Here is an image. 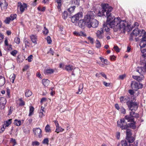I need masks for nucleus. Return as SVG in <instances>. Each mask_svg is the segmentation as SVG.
<instances>
[{
  "label": "nucleus",
  "instance_id": "nucleus-21",
  "mask_svg": "<svg viewBox=\"0 0 146 146\" xmlns=\"http://www.w3.org/2000/svg\"><path fill=\"white\" fill-rule=\"evenodd\" d=\"M5 83V79L2 76L0 75V87L3 86Z\"/></svg>",
  "mask_w": 146,
  "mask_h": 146
},
{
  "label": "nucleus",
  "instance_id": "nucleus-51",
  "mask_svg": "<svg viewBox=\"0 0 146 146\" xmlns=\"http://www.w3.org/2000/svg\"><path fill=\"white\" fill-rule=\"evenodd\" d=\"M121 143L122 146H127V143L125 140L121 141Z\"/></svg>",
  "mask_w": 146,
  "mask_h": 146
},
{
  "label": "nucleus",
  "instance_id": "nucleus-54",
  "mask_svg": "<svg viewBox=\"0 0 146 146\" xmlns=\"http://www.w3.org/2000/svg\"><path fill=\"white\" fill-rule=\"evenodd\" d=\"M17 50H14L12 51L11 52V54L13 56H15L16 55V54H17Z\"/></svg>",
  "mask_w": 146,
  "mask_h": 146
},
{
  "label": "nucleus",
  "instance_id": "nucleus-8",
  "mask_svg": "<svg viewBox=\"0 0 146 146\" xmlns=\"http://www.w3.org/2000/svg\"><path fill=\"white\" fill-rule=\"evenodd\" d=\"M132 88L135 90L142 88L143 85L141 83H138L136 82H132L131 84Z\"/></svg>",
  "mask_w": 146,
  "mask_h": 146
},
{
  "label": "nucleus",
  "instance_id": "nucleus-44",
  "mask_svg": "<svg viewBox=\"0 0 146 146\" xmlns=\"http://www.w3.org/2000/svg\"><path fill=\"white\" fill-rule=\"evenodd\" d=\"M119 111H120L122 113L125 114L126 113L125 110L123 107H121L120 108Z\"/></svg>",
  "mask_w": 146,
  "mask_h": 146
},
{
  "label": "nucleus",
  "instance_id": "nucleus-15",
  "mask_svg": "<svg viewBox=\"0 0 146 146\" xmlns=\"http://www.w3.org/2000/svg\"><path fill=\"white\" fill-rule=\"evenodd\" d=\"M79 26L82 29H84L85 27V25H86V21L84 19H82L80 20L78 23Z\"/></svg>",
  "mask_w": 146,
  "mask_h": 146
},
{
  "label": "nucleus",
  "instance_id": "nucleus-19",
  "mask_svg": "<svg viewBox=\"0 0 146 146\" xmlns=\"http://www.w3.org/2000/svg\"><path fill=\"white\" fill-rule=\"evenodd\" d=\"M145 38H143L139 44L141 48L145 46L146 45V39Z\"/></svg>",
  "mask_w": 146,
  "mask_h": 146
},
{
  "label": "nucleus",
  "instance_id": "nucleus-25",
  "mask_svg": "<svg viewBox=\"0 0 146 146\" xmlns=\"http://www.w3.org/2000/svg\"><path fill=\"white\" fill-rule=\"evenodd\" d=\"M42 81L43 85L45 86H47L50 82L47 79H43L42 80Z\"/></svg>",
  "mask_w": 146,
  "mask_h": 146
},
{
  "label": "nucleus",
  "instance_id": "nucleus-38",
  "mask_svg": "<svg viewBox=\"0 0 146 146\" xmlns=\"http://www.w3.org/2000/svg\"><path fill=\"white\" fill-rule=\"evenodd\" d=\"M102 28L103 29V32L104 30L106 32H108L110 30L109 28L105 24L103 25V26Z\"/></svg>",
  "mask_w": 146,
  "mask_h": 146
},
{
  "label": "nucleus",
  "instance_id": "nucleus-20",
  "mask_svg": "<svg viewBox=\"0 0 146 146\" xmlns=\"http://www.w3.org/2000/svg\"><path fill=\"white\" fill-rule=\"evenodd\" d=\"M44 108L42 106H41L40 110L39 112V115L40 117H42L44 115V114L45 113V111H44Z\"/></svg>",
  "mask_w": 146,
  "mask_h": 146
},
{
  "label": "nucleus",
  "instance_id": "nucleus-50",
  "mask_svg": "<svg viewBox=\"0 0 146 146\" xmlns=\"http://www.w3.org/2000/svg\"><path fill=\"white\" fill-rule=\"evenodd\" d=\"M80 0H73L72 1V3H74L75 5H78L80 3Z\"/></svg>",
  "mask_w": 146,
  "mask_h": 146
},
{
  "label": "nucleus",
  "instance_id": "nucleus-41",
  "mask_svg": "<svg viewBox=\"0 0 146 146\" xmlns=\"http://www.w3.org/2000/svg\"><path fill=\"white\" fill-rule=\"evenodd\" d=\"M127 131H126V137H129L131 136V131L129 130L128 129V128L127 129H126Z\"/></svg>",
  "mask_w": 146,
  "mask_h": 146
},
{
  "label": "nucleus",
  "instance_id": "nucleus-22",
  "mask_svg": "<svg viewBox=\"0 0 146 146\" xmlns=\"http://www.w3.org/2000/svg\"><path fill=\"white\" fill-rule=\"evenodd\" d=\"M23 120L21 121L20 120L15 119L14 121V123L15 125H16L17 126H19L21 125V123H23Z\"/></svg>",
  "mask_w": 146,
  "mask_h": 146
},
{
  "label": "nucleus",
  "instance_id": "nucleus-62",
  "mask_svg": "<svg viewBox=\"0 0 146 146\" xmlns=\"http://www.w3.org/2000/svg\"><path fill=\"white\" fill-rule=\"evenodd\" d=\"M5 45L6 46H8L9 44H8V42L7 38H5L4 41Z\"/></svg>",
  "mask_w": 146,
  "mask_h": 146
},
{
  "label": "nucleus",
  "instance_id": "nucleus-63",
  "mask_svg": "<svg viewBox=\"0 0 146 146\" xmlns=\"http://www.w3.org/2000/svg\"><path fill=\"white\" fill-rule=\"evenodd\" d=\"M53 88H51L50 89L51 90V92H50V94L52 96H53L55 94V92L53 91Z\"/></svg>",
  "mask_w": 146,
  "mask_h": 146
},
{
  "label": "nucleus",
  "instance_id": "nucleus-42",
  "mask_svg": "<svg viewBox=\"0 0 146 146\" xmlns=\"http://www.w3.org/2000/svg\"><path fill=\"white\" fill-rule=\"evenodd\" d=\"M45 130L46 132H49L51 131L50 127L48 125H47L45 127Z\"/></svg>",
  "mask_w": 146,
  "mask_h": 146
},
{
  "label": "nucleus",
  "instance_id": "nucleus-36",
  "mask_svg": "<svg viewBox=\"0 0 146 146\" xmlns=\"http://www.w3.org/2000/svg\"><path fill=\"white\" fill-rule=\"evenodd\" d=\"M68 15V12L66 11H64L62 13V17L64 19H66L67 18Z\"/></svg>",
  "mask_w": 146,
  "mask_h": 146
},
{
  "label": "nucleus",
  "instance_id": "nucleus-35",
  "mask_svg": "<svg viewBox=\"0 0 146 146\" xmlns=\"http://www.w3.org/2000/svg\"><path fill=\"white\" fill-rule=\"evenodd\" d=\"M75 8V6L71 7L68 9V11L69 13H72L74 11Z\"/></svg>",
  "mask_w": 146,
  "mask_h": 146
},
{
  "label": "nucleus",
  "instance_id": "nucleus-7",
  "mask_svg": "<svg viewBox=\"0 0 146 146\" xmlns=\"http://www.w3.org/2000/svg\"><path fill=\"white\" fill-rule=\"evenodd\" d=\"M127 104L130 110H137L138 106L136 103L128 101L127 102Z\"/></svg>",
  "mask_w": 146,
  "mask_h": 146
},
{
  "label": "nucleus",
  "instance_id": "nucleus-64",
  "mask_svg": "<svg viewBox=\"0 0 146 146\" xmlns=\"http://www.w3.org/2000/svg\"><path fill=\"white\" fill-rule=\"evenodd\" d=\"M6 127H5V126L3 125L2 127L1 128L0 131L1 132H3L5 130Z\"/></svg>",
  "mask_w": 146,
  "mask_h": 146
},
{
  "label": "nucleus",
  "instance_id": "nucleus-40",
  "mask_svg": "<svg viewBox=\"0 0 146 146\" xmlns=\"http://www.w3.org/2000/svg\"><path fill=\"white\" fill-rule=\"evenodd\" d=\"M24 60V57L23 56H18L17 58V61L19 62H22Z\"/></svg>",
  "mask_w": 146,
  "mask_h": 146
},
{
  "label": "nucleus",
  "instance_id": "nucleus-53",
  "mask_svg": "<svg viewBox=\"0 0 146 146\" xmlns=\"http://www.w3.org/2000/svg\"><path fill=\"white\" fill-rule=\"evenodd\" d=\"M33 55H31L28 57L27 60L29 62H31L33 60Z\"/></svg>",
  "mask_w": 146,
  "mask_h": 146
},
{
  "label": "nucleus",
  "instance_id": "nucleus-52",
  "mask_svg": "<svg viewBox=\"0 0 146 146\" xmlns=\"http://www.w3.org/2000/svg\"><path fill=\"white\" fill-rule=\"evenodd\" d=\"M32 145L33 146H38L39 145V143L37 141H33L32 143Z\"/></svg>",
  "mask_w": 146,
  "mask_h": 146
},
{
  "label": "nucleus",
  "instance_id": "nucleus-60",
  "mask_svg": "<svg viewBox=\"0 0 146 146\" xmlns=\"http://www.w3.org/2000/svg\"><path fill=\"white\" fill-rule=\"evenodd\" d=\"M120 102H121L123 103V102H125V98L124 97L122 96L120 98Z\"/></svg>",
  "mask_w": 146,
  "mask_h": 146
},
{
  "label": "nucleus",
  "instance_id": "nucleus-43",
  "mask_svg": "<svg viewBox=\"0 0 146 146\" xmlns=\"http://www.w3.org/2000/svg\"><path fill=\"white\" fill-rule=\"evenodd\" d=\"M46 40L47 41V43L48 44H50L52 42V40L50 37L49 36H48L46 38Z\"/></svg>",
  "mask_w": 146,
  "mask_h": 146
},
{
  "label": "nucleus",
  "instance_id": "nucleus-32",
  "mask_svg": "<svg viewBox=\"0 0 146 146\" xmlns=\"http://www.w3.org/2000/svg\"><path fill=\"white\" fill-rule=\"evenodd\" d=\"M58 3V8L59 11L61 10L60 7L61 6V0H56Z\"/></svg>",
  "mask_w": 146,
  "mask_h": 146
},
{
  "label": "nucleus",
  "instance_id": "nucleus-30",
  "mask_svg": "<svg viewBox=\"0 0 146 146\" xmlns=\"http://www.w3.org/2000/svg\"><path fill=\"white\" fill-rule=\"evenodd\" d=\"M133 117L131 116H129L126 115L125 117V119L127 120L128 121H132L133 120Z\"/></svg>",
  "mask_w": 146,
  "mask_h": 146
},
{
  "label": "nucleus",
  "instance_id": "nucleus-11",
  "mask_svg": "<svg viewBox=\"0 0 146 146\" xmlns=\"http://www.w3.org/2000/svg\"><path fill=\"white\" fill-rule=\"evenodd\" d=\"M17 17L16 14H12L10 17H7L4 21L6 24H9L11 21H12Z\"/></svg>",
  "mask_w": 146,
  "mask_h": 146
},
{
  "label": "nucleus",
  "instance_id": "nucleus-9",
  "mask_svg": "<svg viewBox=\"0 0 146 146\" xmlns=\"http://www.w3.org/2000/svg\"><path fill=\"white\" fill-rule=\"evenodd\" d=\"M54 123L56 126V129L55 130V132L58 133L60 132H62L64 131V129L60 126L57 121L56 120L54 121Z\"/></svg>",
  "mask_w": 146,
  "mask_h": 146
},
{
  "label": "nucleus",
  "instance_id": "nucleus-48",
  "mask_svg": "<svg viewBox=\"0 0 146 146\" xmlns=\"http://www.w3.org/2000/svg\"><path fill=\"white\" fill-rule=\"evenodd\" d=\"M14 41L16 44H19L20 42V39L18 37H16L15 38Z\"/></svg>",
  "mask_w": 146,
  "mask_h": 146
},
{
  "label": "nucleus",
  "instance_id": "nucleus-56",
  "mask_svg": "<svg viewBox=\"0 0 146 146\" xmlns=\"http://www.w3.org/2000/svg\"><path fill=\"white\" fill-rule=\"evenodd\" d=\"M113 49L117 52H119V49L118 47L117 46H115L113 47Z\"/></svg>",
  "mask_w": 146,
  "mask_h": 146
},
{
  "label": "nucleus",
  "instance_id": "nucleus-33",
  "mask_svg": "<svg viewBox=\"0 0 146 146\" xmlns=\"http://www.w3.org/2000/svg\"><path fill=\"white\" fill-rule=\"evenodd\" d=\"M96 47L97 48H99L101 46V44L100 41L97 39L95 42Z\"/></svg>",
  "mask_w": 146,
  "mask_h": 146
},
{
  "label": "nucleus",
  "instance_id": "nucleus-27",
  "mask_svg": "<svg viewBox=\"0 0 146 146\" xmlns=\"http://www.w3.org/2000/svg\"><path fill=\"white\" fill-rule=\"evenodd\" d=\"M135 122H133V123H131L128 124V128L130 127L133 129H135L136 127L135 125Z\"/></svg>",
  "mask_w": 146,
  "mask_h": 146
},
{
  "label": "nucleus",
  "instance_id": "nucleus-5",
  "mask_svg": "<svg viewBox=\"0 0 146 146\" xmlns=\"http://www.w3.org/2000/svg\"><path fill=\"white\" fill-rule=\"evenodd\" d=\"M117 126L120 127L122 129H127L128 128V125L125 122L124 119H122L119 121H117Z\"/></svg>",
  "mask_w": 146,
  "mask_h": 146
},
{
  "label": "nucleus",
  "instance_id": "nucleus-24",
  "mask_svg": "<svg viewBox=\"0 0 146 146\" xmlns=\"http://www.w3.org/2000/svg\"><path fill=\"white\" fill-rule=\"evenodd\" d=\"M12 119H9L7 121H4L3 125L6 127H8L11 123Z\"/></svg>",
  "mask_w": 146,
  "mask_h": 146
},
{
  "label": "nucleus",
  "instance_id": "nucleus-10",
  "mask_svg": "<svg viewBox=\"0 0 146 146\" xmlns=\"http://www.w3.org/2000/svg\"><path fill=\"white\" fill-rule=\"evenodd\" d=\"M18 8L20 9V11L23 13L27 9V5L25 3H22L21 2H19L18 3Z\"/></svg>",
  "mask_w": 146,
  "mask_h": 146
},
{
  "label": "nucleus",
  "instance_id": "nucleus-13",
  "mask_svg": "<svg viewBox=\"0 0 146 146\" xmlns=\"http://www.w3.org/2000/svg\"><path fill=\"white\" fill-rule=\"evenodd\" d=\"M138 72L139 74L141 75V76H132V77L133 78L136 80H137V81L139 82L142 81L144 79V76H143V75L145 73H146V72L143 73V74H142L140 73L139 72Z\"/></svg>",
  "mask_w": 146,
  "mask_h": 146
},
{
  "label": "nucleus",
  "instance_id": "nucleus-59",
  "mask_svg": "<svg viewBox=\"0 0 146 146\" xmlns=\"http://www.w3.org/2000/svg\"><path fill=\"white\" fill-rule=\"evenodd\" d=\"M7 46V50H12V48L11 45L9 44L8 46Z\"/></svg>",
  "mask_w": 146,
  "mask_h": 146
},
{
  "label": "nucleus",
  "instance_id": "nucleus-4",
  "mask_svg": "<svg viewBox=\"0 0 146 146\" xmlns=\"http://www.w3.org/2000/svg\"><path fill=\"white\" fill-rule=\"evenodd\" d=\"M131 37L130 39L132 40V37L133 36H143V38H146V34L145 31L143 29L139 30L138 28L135 29L134 30L132 33L131 34Z\"/></svg>",
  "mask_w": 146,
  "mask_h": 146
},
{
  "label": "nucleus",
  "instance_id": "nucleus-12",
  "mask_svg": "<svg viewBox=\"0 0 146 146\" xmlns=\"http://www.w3.org/2000/svg\"><path fill=\"white\" fill-rule=\"evenodd\" d=\"M6 99L4 97L0 98V108L3 109L6 103Z\"/></svg>",
  "mask_w": 146,
  "mask_h": 146
},
{
  "label": "nucleus",
  "instance_id": "nucleus-2",
  "mask_svg": "<svg viewBox=\"0 0 146 146\" xmlns=\"http://www.w3.org/2000/svg\"><path fill=\"white\" fill-rule=\"evenodd\" d=\"M95 13L94 11H90L85 16L84 20L86 21V26L89 28L92 27L96 28L99 24L98 21L94 19Z\"/></svg>",
  "mask_w": 146,
  "mask_h": 146
},
{
  "label": "nucleus",
  "instance_id": "nucleus-37",
  "mask_svg": "<svg viewBox=\"0 0 146 146\" xmlns=\"http://www.w3.org/2000/svg\"><path fill=\"white\" fill-rule=\"evenodd\" d=\"M16 78L15 75L13 74H12L10 76V78L11 80V81L12 82V83H14V80Z\"/></svg>",
  "mask_w": 146,
  "mask_h": 146
},
{
  "label": "nucleus",
  "instance_id": "nucleus-34",
  "mask_svg": "<svg viewBox=\"0 0 146 146\" xmlns=\"http://www.w3.org/2000/svg\"><path fill=\"white\" fill-rule=\"evenodd\" d=\"M126 139L129 143H132L135 140L134 137L131 136L129 137H126Z\"/></svg>",
  "mask_w": 146,
  "mask_h": 146
},
{
  "label": "nucleus",
  "instance_id": "nucleus-46",
  "mask_svg": "<svg viewBox=\"0 0 146 146\" xmlns=\"http://www.w3.org/2000/svg\"><path fill=\"white\" fill-rule=\"evenodd\" d=\"M46 9V8L45 7H38L37 8V9L39 11L44 12L45 11Z\"/></svg>",
  "mask_w": 146,
  "mask_h": 146
},
{
  "label": "nucleus",
  "instance_id": "nucleus-39",
  "mask_svg": "<svg viewBox=\"0 0 146 146\" xmlns=\"http://www.w3.org/2000/svg\"><path fill=\"white\" fill-rule=\"evenodd\" d=\"M82 88L83 86L82 85V84L80 85L79 88L78 89V91L76 93V94H81L82 92Z\"/></svg>",
  "mask_w": 146,
  "mask_h": 146
},
{
  "label": "nucleus",
  "instance_id": "nucleus-58",
  "mask_svg": "<svg viewBox=\"0 0 146 146\" xmlns=\"http://www.w3.org/2000/svg\"><path fill=\"white\" fill-rule=\"evenodd\" d=\"M43 143L46 144H48V139H44L43 141Z\"/></svg>",
  "mask_w": 146,
  "mask_h": 146
},
{
  "label": "nucleus",
  "instance_id": "nucleus-23",
  "mask_svg": "<svg viewBox=\"0 0 146 146\" xmlns=\"http://www.w3.org/2000/svg\"><path fill=\"white\" fill-rule=\"evenodd\" d=\"M54 70L53 69L49 68L46 69L44 71V72L45 74H48L53 73Z\"/></svg>",
  "mask_w": 146,
  "mask_h": 146
},
{
  "label": "nucleus",
  "instance_id": "nucleus-14",
  "mask_svg": "<svg viewBox=\"0 0 146 146\" xmlns=\"http://www.w3.org/2000/svg\"><path fill=\"white\" fill-rule=\"evenodd\" d=\"M0 2V5L2 10L6 9L7 8L8 4L5 0H1Z\"/></svg>",
  "mask_w": 146,
  "mask_h": 146
},
{
  "label": "nucleus",
  "instance_id": "nucleus-26",
  "mask_svg": "<svg viewBox=\"0 0 146 146\" xmlns=\"http://www.w3.org/2000/svg\"><path fill=\"white\" fill-rule=\"evenodd\" d=\"M75 67L70 65H67L66 66L65 69L68 71H72L73 70L75 69Z\"/></svg>",
  "mask_w": 146,
  "mask_h": 146
},
{
  "label": "nucleus",
  "instance_id": "nucleus-57",
  "mask_svg": "<svg viewBox=\"0 0 146 146\" xmlns=\"http://www.w3.org/2000/svg\"><path fill=\"white\" fill-rule=\"evenodd\" d=\"M88 38L90 41V42L92 44H93L94 43V39L93 38L90 36H89L88 37Z\"/></svg>",
  "mask_w": 146,
  "mask_h": 146
},
{
  "label": "nucleus",
  "instance_id": "nucleus-45",
  "mask_svg": "<svg viewBox=\"0 0 146 146\" xmlns=\"http://www.w3.org/2000/svg\"><path fill=\"white\" fill-rule=\"evenodd\" d=\"M130 115L133 117L138 116V115H137V114L135 113L133 110H131V112H130Z\"/></svg>",
  "mask_w": 146,
  "mask_h": 146
},
{
  "label": "nucleus",
  "instance_id": "nucleus-6",
  "mask_svg": "<svg viewBox=\"0 0 146 146\" xmlns=\"http://www.w3.org/2000/svg\"><path fill=\"white\" fill-rule=\"evenodd\" d=\"M83 15L82 12H80L72 17V21L73 23L77 22L78 21L82 20Z\"/></svg>",
  "mask_w": 146,
  "mask_h": 146
},
{
  "label": "nucleus",
  "instance_id": "nucleus-55",
  "mask_svg": "<svg viewBox=\"0 0 146 146\" xmlns=\"http://www.w3.org/2000/svg\"><path fill=\"white\" fill-rule=\"evenodd\" d=\"M79 36H86V35L84 32L82 31L79 32Z\"/></svg>",
  "mask_w": 146,
  "mask_h": 146
},
{
  "label": "nucleus",
  "instance_id": "nucleus-49",
  "mask_svg": "<svg viewBox=\"0 0 146 146\" xmlns=\"http://www.w3.org/2000/svg\"><path fill=\"white\" fill-rule=\"evenodd\" d=\"M19 105L20 106H23L25 104L23 100L22 99H20L19 100Z\"/></svg>",
  "mask_w": 146,
  "mask_h": 146
},
{
  "label": "nucleus",
  "instance_id": "nucleus-47",
  "mask_svg": "<svg viewBox=\"0 0 146 146\" xmlns=\"http://www.w3.org/2000/svg\"><path fill=\"white\" fill-rule=\"evenodd\" d=\"M43 33L44 35H46L48 33V30L45 27H44V29L43 30Z\"/></svg>",
  "mask_w": 146,
  "mask_h": 146
},
{
  "label": "nucleus",
  "instance_id": "nucleus-31",
  "mask_svg": "<svg viewBox=\"0 0 146 146\" xmlns=\"http://www.w3.org/2000/svg\"><path fill=\"white\" fill-rule=\"evenodd\" d=\"M24 42L25 44L26 47H28L30 45V42H29V40L26 38H25L24 40Z\"/></svg>",
  "mask_w": 146,
  "mask_h": 146
},
{
  "label": "nucleus",
  "instance_id": "nucleus-3",
  "mask_svg": "<svg viewBox=\"0 0 146 146\" xmlns=\"http://www.w3.org/2000/svg\"><path fill=\"white\" fill-rule=\"evenodd\" d=\"M141 52L143 54L141 56L140 64L142 66L137 68V71L143 74L146 72V48L141 50Z\"/></svg>",
  "mask_w": 146,
  "mask_h": 146
},
{
  "label": "nucleus",
  "instance_id": "nucleus-17",
  "mask_svg": "<svg viewBox=\"0 0 146 146\" xmlns=\"http://www.w3.org/2000/svg\"><path fill=\"white\" fill-rule=\"evenodd\" d=\"M100 30H98L96 33V36L97 37L100 38L102 39L104 37L102 35V34L104 33L103 32V30L102 28H101Z\"/></svg>",
  "mask_w": 146,
  "mask_h": 146
},
{
  "label": "nucleus",
  "instance_id": "nucleus-16",
  "mask_svg": "<svg viewBox=\"0 0 146 146\" xmlns=\"http://www.w3.org/2000/svg\"><path fill=\"white\" fill-rule=\"evenodd\" d=\"M33 132L35 135L38 136L39 137H41V130L39 128H35L33 129Z\"/></svg>",
  "mask_w": 146,
  "mask_h": 146
},
{
  "label": "nucleus",
  "instance_id": "nucleus-61",
  "mask_svg": "<svg viewBox=\"0 0 146 146\" xmlns=\"http://www.w3.org/2000/svg\"><path fill=\"white\" fill-rule=\"evenodd\" d=\"M116 57L114 55H112L110 56V59L111 60H115Z\"/></svg>",
  "mask_w": 146,
  "mask_h": 146
},
{
  "label": "nucleus",
  "instance_id": "nucleus-29",
  "mask_svg": "<svg viewBox=\"0 0 146 146\" xmlns=\"http://www.w3.org/2000/svg\"><path fill=\"white\" fill-rule=\"evenodd\" d=\"M32 94V92L29 90H27L25 93V95L27 97L31 96Z\"/></svg>",
  "mask_w": 146,
  "mask_h": 146
},
{
  "label": "nucleus",
  "instance_id": "nucleus-28",
  "mask_svg": "<svg viewBox=\"0 0 146 146\" xmlns=\"http://www.w3.org/2000/svg\"><path fill=\"white\" fill-rule=\"evenodd\" d=\"M34 108L33 107L31 106L30 107L29 113V116H31L33 115L34 113Z\"/></svg>",
  "mask_w": 146,
  "mask_h": 146
},
{
  "label": "nucleus",
  "instance_id": "nucleus-18",
  "mask_svg": "<svg viewBox=\"0 0 146 146\" xmlns=\"http://www.w3.org/2000/svg\"><path fill=\"white\" fill-rule=\"evenodd\" d=\"M30 38L32 42L35 44H37V37L36 35H32L30 36Z\"/></svg>",
  "mask_w": 146,
  "mask_h": 146
},
{
  "label": "nucleus",
  "instance_id": "nucleus-1",
  "mask_svg": "<svg viewBox=\"0 0 146 146\" xmlns=\"http://www.w3.org/2000/svg\"><path fill=\"white\" fill-rule=\"evenodd\" d=\"M102 11H99L97 13L98 16H106L107 23L110 28H113L115 31L125 29L127 23L126 21L122 20L120 18H115L111 15L112 8L108 4L101 5Z\"/></svg>",
  "mask_w": 146,
  "mask_h": 146
}]
</instances>
